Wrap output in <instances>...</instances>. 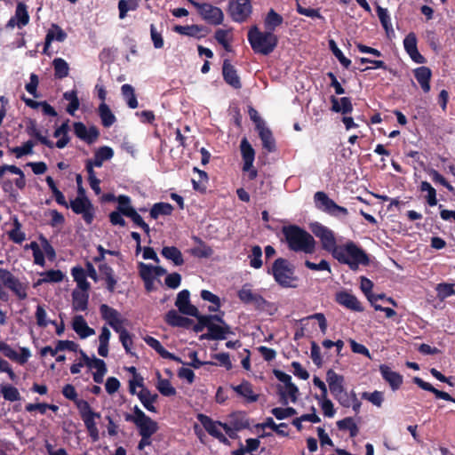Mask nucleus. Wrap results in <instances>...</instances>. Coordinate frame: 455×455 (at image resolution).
<instances>
[{
    "label": "nucleus",
    "instance_id": "32",
    "mask_svg": "<svg viewBox=\"0 0 455 455\" xmlns=\"http://www.w3.org/2000/svg\"><path fill=\"white\" fill-rule=\"evenodd\" d=\"M241 153L243 160V171H248L252 167L254 158H255V151L252 148L251 145L246 139H243L241 141Z\"/></svg>",
    "mask_w": 455,
    "mask_h": 455
},
{
    "label": "nucleus",
    "instance_id": "27",
    "mask_svg": "<svg viewBox=\"0 0 455 455\" xmlns=\"http://www.w3.org/2000/svg\"><path fill=\"white\" fill-rule=\"evenodd\" d=\"M72 328L81 339H86L95 334L82 315H76L72 320Z\"/></svg>",
    "mask_w": 455,
    "mask_h": 455
},
{
    "label": "nucleus",
    "instance_id": "48",
    "mask_svg": "<svg viewBox=\"0 0 455 455\" xmlns=\"http://www.w3.org/2000/svg\"><path fill=\"white\" fill-rule=\"evenodd\" d=\"M315 399L318 401V404L321 407L324 416L332 418L335 415V409L332 402L328 398L327 395H315Z\"/></svg>",
    "mask_w": 455,
    "mask_h": 455
},
{
    "label": "nucleus",
    "instance_id": "49",
    "mask_svg": "<svg viewBox=\"0 0 455 455\" xmlns=\"http://www.w3.org/2000/svg\"><path fill=\"white\" fill-rule=\"evenodd\" d=\"M121 92L126 104L130 108H136L138 107V100L134 93V89L132 85L125 84L121 87Z\"/></svg>",
    "mask_w": 455,
    "mask_h": 455
},
{
    "label": "nucleus",
    "instance_id": "9",
    "mask_svg": "<svg viewBox=\"0 0 455 455\" xmlns=\"http://www.w3.org/2000/svg\"><path fill=\"white\" fill-rule=\"evenodd\" d=\"M70 208L76 214H81L86 223H92L94 218V209L85 196L84 188H80L77 196L70 201Z\"/></svg>",
    "mask_w": 455,
    "mask_h": 455
},
{
    "label": "nucleus",
    "instance_id": "10",
    "mask_svg": "<svg viewBox=\"0 0 455 455\" xmlns=\"http://www.w3.org/2000/svg\"><path fill=\"white\" fill-rule=\"evenodd\" d=\"M314 199L319 210L333 217H344L348 213L347 208L338 205L324 192H316L314 196Z\"/></svg>",
    "mask_w": 455,
    "mask_h": 455
},
{
    "label": "nucleus",
    "instance_id": "26",
    "mask_svg": "<svg viewBox=\"0 0 455 455\" xmlns=\"http://www.w3.org/2000/svg\"><path fill=\"white\" fill-rule=\"evenodd\" d=\"M141 436L151 437L158 429L157 423L147 415L133 422Z\"/></svg>",
    "mask_w": 455,
    "mask_h": 455
},
{
    "label": "nucleus",
    "instance_id": "18",
    "mask_svg": "<svg viewBox=\"0 0 455 455\" xmlns=\"http://www.w3.org/2000/svg\"><path fill=\"white\" fill-rule=\"evenodd\" d=\"M190 293L188 290H182L177 295L175 306L179 311L190 316H197L198 309L190 303Z\"/></svg>",
    "mask_w": 455,
    "mask_h": 455
},
{
    "label": "nucleus",
    "instance_id": "60",
    "mask_svg": "<svg viewBox=\"0 0 455 455\" xmlns=\"http://www.w3.org/2000/svg\"><path fill=\"white\" fill-rule=\"evenodd\" d=\"M215 38L227 51L230 50V42L232 41L231 29H218L215 32Z\"/></svg>",
    "mask_w": 455,
    "mask_h": 455
},
{
    "label": "nucleus",
    "instance_id": "46",
    "mask_svg": "<svg viewBox=\"0 0 455 455\" xmlns=\"http://www.w3.org/2000/svg\"><path fill=\"white\" fill-rule=\"evenodd\" d=\"M54 68V76L57 78L62 79L68 76L69 66L68 63L62 58H56L52 61Z\"/></svg>",
    "mask_w": 455,
    "mask_h": 455
},
{
    "label": "nucleus",
    "instance_id": "59",
    "mask_svg": "<svg viewBox=\"0 0 455 455\" xmlns=\"http://www.w3.org/2000/svg\"><path fill=\"white\" fill-rule=\"evenodd\" d=\"M35 317L39 327L45 328L49 324H55V321H52L47 317L46 310L42 305L36 307Z\"/></svg>",
    "mask_w": 455,
    "mask_h": 455
},
{
    "label": "nucleus",
    "instance_id": "3",
    "mask_svg": "<svg viewBox=\"0 0 455 455\" xmlns=\"http://www.w3.org/2000/svg\"><path fill=\"white\" fill-rule=\"evenodd\" d=\"M248 41L256 53L268 55L277 45V36L271 31H261L254 26L248 31Z\"/></svg>",
    "mask_w": 455,
    "mask_h": 455
},
{
    "label": "nucleus",
    "instance_id": "39",
    "mask_svg": "<svg viewBox=\"0 0 455 455\" xmlns=\"http://www.w3.org/2000/svg\"><path fill=\"white\" fill-rule=\"evenodd\" d=\"M331 110L337 113H342L344 115L351 113L353 110V105L351 100L347 97L338 99L334 96L331 99Z\"/></svg>",
    "mask_w": 455,
    "mask_h": 455
},
{
    "label": "nucleus",
    "instance_id": "52",
    "mask_svg": "<svg viewBox=\"0 0 455 455\" xmlns=\"http://www.w3.org/2000/svg\"><path fill=\"white\" fill-rule=\"evenodd\" d=\"M140 5V0H120L118 2L119 18L124 20L128 12L135 11Z\"/></svg>",
    "mask_w": 455,
    "mask_h": 455
},
{
    "label": "nucleus",
    "instance_id": "15",
    "mask_svg": "<svg viewBox=\"0 0 455 455\" xmlns=\"http://www.w3.org/2000/svg\"><path fill=\"white\" fill-rule=\"evenodd\" d=\"M251 12L249 0H232L229 4V12L235 21L242 22Z\"/></svg>",
    "mask_w": 455,
    "mask_h": 455
},
{
    "label": "nucleus",
    "instance_id": "24",
    "mask_svg": "<svg viewBox=\"0 0 455 455\" xmlns=\"http://www.w3.org/2000/svg\"><path fill=\"white\" fill-rule=\"evenodd\" d=\"M379 371L382 378L388 383L393 391L400 388L403 384V376L401 374L394 371L389 366L386 364L379 366Z\"/></svg>",
    "mask_w": 455,
    "mask_h": 455
},
{
    "label": "nucleus",
    "instance_id": "25",
    "mask_svg": "<svg viewBox=\"0 0 455 455\" xmlns=\"http://www.w3.org/2000/svg\"><path fill=\"white\" fill-rule=\"evenodd\" d=\"M231 388L246 403H255L259 398V395L253 390L252 385L248 381L243 380L239 385L231 386Z\"/></svg>",
    "mask_w": 455,
    "mask_h": 455
},
{
    "label": "nucleus",
    "instance_id": "42",
    "mask_svg": "<svg viewBox=\"0 0 455 455\" xmlns=\"http://www.w3.org/2000/svg\"><path fill=\"white\" fill-rule=\"evenodd\" d=\"M259 136L262 141L263 148L269 152H273L275 149V143L272 135L271 131L265 125L260 126L257 129Z\"/></svg>",
    "mask_w": 455,
    "mask_h": 455
},
{
    "label": "nucleus",
    "instance_id": "44",
    "mask_svg": "<svg viewBox=\"0 0 455 455\" xmlns=\"http://www.w3.org/2000/svg\"><path fill=\"white\" fill-rule=\"evenodd\" d=\"M156 387L163 395L172 396L176 394V389L172 387L170 380L163 379L159 371L156 372Z\"/></svg>",
    "mask_w": 455,
    "mask_h": 455
},
{
    "label": "nucleus",
    "instance_id": "37",
    "mask_svg": "<svg viewBox=\"0 0 455 455\" xmlns=\"http://www.w3.org/2000/svg\"><path fill=\"white\" fill-rule=\"evenodd\" d=\"M144 341L148 346H149L151 348L156 350L163 358L165 359H171L173 361L180 362V360L175 356L173 354L168 352L157 340L156 339L151 337V336H146L143 338Z\"/></svg>",
    "mask_w": 455,
    "mask_h": 455
},
{
    "label": "nucleus",
    "instance_id": "4",
    "mask_svg": "<svg viewBox=\"0 0 455 455\" xmlns=\"http://www.w3.org/2000/svg\"><path fill=\"white\" fill-rule=\"evenodd\" d=\"M0 184L4 192L12 195L14 186L23 189L26 186L24 172L15 165L0 166Z\"/></svg>",
    "mask_w": 455,
    "mask_h": 455
},
{
    "label": "nucleus",
    "instance_id": "11",
    "mask_svg": "<svg viewBox=\"0 0 455 455\" xmlns=\"http://www.w3.org/2000/svg\"><path fill=\"white\" fill-rule=\"evenodd\" d=\"M274 373L276 379L283 383L280 395L283 403H295L298 399L299 388L291 382V377L281 371H275Z\"/></svg>",
    "mask_w": 455,
    "mask_h": 455
},
{
    "label": "nucleus",
    "instance_id": "17",
    "mask_svg": "<svg viewBox=\"0 0 455 455\" xmlns=\"http://www.w3.org/2000/svg\"><path fill=\"white\" fill-rule=\"evenodd\" d=\"M198 419L211 435L218 438L224 443H228V439L222 432L221 422L213 421L212 419L203 414L198 415Z\"/></svg>",
    "mask_w": 455,
    "mask_h": 455
},
{
    "label": "nucleus",
    "instance_id": "7",
    "mask_svg": "<svg viewBox=\"0 0 455 455\" xmlns=\"http://www.w3.org/2000/svg\"><path fill=\"white\" fill-rule=\"evenodd\" d=\"M311 231L320 240L322 248L333 254L339 247L334 232L321 223L315 222L310 225Z\"/></svg>",
    "mask_w": 455,
    "mask_h": 455
},
{
    "label": "nucleus",
    "instance_id": "8",
    "mask_svg": "<svg viewBox=\"0 0 455 455\" xmlns=\"http://www.w3.org/2000/svg\"><path fill=\"white\" fill-rule=\"evenodd\" d=\"M0 281L8 288L19 299H26L28 297V284L22 283L10 271L0 268Z\"/></svg>",
    "mask_w": 455,
    "mask_h": 455
},
{
    "label": "nucleus",
    "instance_id": "51",
    "mask_svg": "<svg viewBox=\"0 0 455 455\" xmlns=\"http://www.w3.org/2000/svg\"><path fill=\"white\" fill-rule=\"evenodd\" d=\"M283 17L271 9L265 18L264 25L268 31L272 32L283 23Z\"/></svg>",
    "mask_w": 455,
    "mask_h": 455
},
{
    "label": "nucleus",
    "instance_id": "36",
    "mask_svg": "<svg viewBox=\"0 0 455 455\" xmlns=\"http://www.w3.org/2000/svg\"><path fill=\"white\" fill-rule=\"evenodd\" d=\"M336 299L339 304L355 310L362 311V307L358 299L352 294L342 291L337 294Z\"/></svg>",
    "mask_w": 455,
    "mask_h": 455
},
{
    "label": "nucleus",
    "instance_id": "45",
    "mask_svg": "<svg viewBox=\"0 0 455 455\" xmlns=\"http://www.w3.org/2000/svg\"><path fill=\"white\" fill-rule=\"evenodd\" d=\"M248 427L247 422L230 421L229 423H222V432L230 438H235L239 430Z\"/></svg>",
    "mask_w": 455,
    "mask_h": 455
},
{
    "label": "nucleus",
    "instance_id": "23",
    "mask_svg": "<svg viewBox=\"0 0 455 455\" xmlns=\"http://www.w3.org/2000/svg\"><path fill=\"white\" fill-rule=\"evenodd\" d=\"M74 132L81 140L87 143L94 142L99 137V131L94 126L86 127L83 123L74 124Z\"/></svg>",
    "mask_w": 455,
    "mask_h": 455
},
{
    "label": "nucleus",
    "instance_id": "57",
    "mask_svg": "<svg viewBox=\"0 0 455 455\" xmlns=\"http://www.w3.org/2000/svg\"><path fill=\"white\" fill-rule=\"evenodd\" d=\"M201 298L204 300L208 301L212 304L211 306H209L210 311L217 312L220 308L221 304L220 298L217 295L211 292L210 291L203 290L201 291Z\"/></svg>",
    "mask_w": 455,
    "mask_h": 455
},
{
    "label": "nucleus",
    "instance_id": "38",
    "mask_svg": "<svg viewBox=\"0 0 455 455\" xmlns=\"http://www.w3.org/2000/svg\"><path fill=\"white\" fill-rule=\"evenodd\" d=\"M222 73H223L225 81L228 84H230L234 88L241 87L240 79L236 74V71L234 68V67L228 60L224 61Z\"/></svg>",
    "mask_w": 455,
    "mask_h": 455
},
{
    "label": "nucleus",
    "instance_id": "63",
    "mask_svg": "<svg viewBox=\"0 0 455 455\" xmlns=\"http://www.w3.org/2000/svg\"><path fill=\"white\" fill-rule=\"evenodd\" d=\"M362 397L370 402L371 404L380 408L384 402V394L381 391L375 390L373 392H364L362 394Z\"/></svg>",
    "mask_w": 455,
    "mask_h": 455
},
{
    "label": "nucleus",
    "instance_id": "58",
    "mask_svg": "<svg viewBox=\"0 0 455 455\" xmlns=\"http://www.w3.org/2000/svg\"><path fill=\"white\" fill-rule=\"evenodd\" d=\"M420 191L426 192V199L429 206H435L437 204L436 191L427 181H422L420 183Z\"/></svg>",
    "mask_w": 455,
    "mask_h": 455
},
{
    "label": "nucleus",
    "instance_id": "35",
    "mask_svg": "<svg viewBox=\"0 0 455 455\" xmlns=\"http://www.w3.org/2000/svg\"><path fill=\"white\" fill-rule=\"evenodd\" d=\"M113 156L114 150L108 146H103L95 150L93 159L90 160L95 167H101L104 162L111 160Z\"/></svg>",
    "mask_w": 455,
    "mask_h": 455
},
{
    "label": "nucleus",
    "instance_id": "64",
    "mask_svg": "<svg viewBox=\"0 0 455 455\" xmlns=\"http://www.w3.org/2000/svg\"><path fill=\"white\" fill-rule=\"evenodd\" d=\"M13 226L14 228L8 233L9 237L12 242L21 243L25 240L26 235L21 231V225L17 219H14Z\"/></svg>",
    "mask_w": 455,
    "mask_h": 455
},
{
    "label": "nucleus",
    "instance_id": "5",
    "mask_svg": "<svg viewBox=\"0 0 455 455\" xmlns=\"http://www.w3.org/2000/svg\"><path fill=\"white\" fill-rule=\"evenodd\" d=\"M272 273L275 282L281 286L286 288H294L297 286L294 269L287 260L277 259L273 265Z\"/></svg>",
    "mask_w": 455,
    "mask_h": 455
},
{
    "label": "nucleus",
    "instance_id": "1",
    "mask_svg": "<svg viewBox=\"0 0 455 455\" xmlns=\"http://www.w3.org/2000/svg\"><path fill=\"white\" fill-rule=\"evenodd\" d=\"M289 249L297 252L310 254L315 251V241L314 237L303 228L291 225L283 228Z\"/></svg>",
    "mask_w": 455,
    "mask_h": 455
},
{
    "label": "nucleus",
    "instance_id": "20",
    "mask_svg": "<svg viewBox=\"0 0 455 455\" xmlns=\"http://www.w3.org/2000/svg\"><path fill=\"white\" fill-rule=\"evenodd\" d=\"M29 21V15L27 6L23 3H19L16 6L15 14L12 17L6 24L9 28L18 27L21 28L25 27Z\"/></svg>",
    "mask_w": 455,
    "mask_h": 455
},
{
    "label": "nucleus",
    "instance_id": "29",
    "mask_svg": "<svg viewBox=\"0 0 455 455\" xmlns=\"http://www.w3.org/2000/svg\"><path fill=\"white\" fill-rule=\"evenodd\" d=\"M140 275L142 280L156 279V277L162 276L166 274V270L159 266H151L140 262L139 264Z\"/></svg>",
    "mask_w": 455,
    "mask_h": 455
},
{
    "label": "nucleus",
    "instance_id": "19",
    "mask_svg": "<svg viewBox=\"0 0 455 455\" xmlns=\"http://www.w3.org/2000/svg\"><path fill=\"white\" fill-rule=\"evenodd\" d=\"M238 298L244 303L253 304L257 307H261L266 303L262 296L254 291L249 283L243 284L238 291Z\"/></svg>",
    "mask_w": 455,
    "mask_h": 455
},
{
    "label": "nucleus",
    "instance_id": "2",
    "mask_svg": "<svg viewBox=\"0 0 455 455\" xmlns=\"http://www.w3.org/2000/svg\"><path fill=\"white\" fill-rule=\"evenodd\" d=\"M332 257L340 263L347 264L353 270L357 269L359 265H368L369 263L366 253L351 241L339 245L333 251Z\"/></svg>",
    "mask_w": 455,
    "mask_h": 455
},
{
    "label": "nucleus",
    "instance_id": "21",
    "mask_svg": "<svg viewBox=\"0 0 455 455\" xmlns=\"http://www.w3.org/2000/svg\"><path fill=\"white\" fill-rule=\"evenodd\" d=\"M403 46L411 59L418 63L423 64L426 59L419 53L417 48V37L414 33L408 34L403 40Z\"/></svg>",
    "mask_w": 455,
    "mask_h": 455
},
{
    "label": "nucleus",
    "instance_id": "31",
    "mask_svg": "<svg viewBox=\"0 0 455 455\" xmlns=\"http://www.w3.org/2000/svg\"><path fill=\"white\" fill-rule=\"evenodd\" d=\"M88 290H74L72 292V308L75 311H84L88 307Z\"/></svg>",
    "mask_w": 455,
    "mask_h": 455
},
{
    "label": "nucleus",
    "instance_id": "6",
    "mask_svg": "<svg viewBox=\"0 0 455 455\" xmlns=\"http://www.w3.org/2000/svg\"><path fill=\"white\" fill-rule=\"evenodd\" d=\"M77 409L89 435L93 441H97L99 439V430L96 419L100 418V414L93 411L88 402H77Z\"/></svg>",
    "mask_w": 455,
    "mask_h": 455
},
{
    "label": "nucleus",
    "instance_id": "30",
    "mask_svg": "<svg viewBox=\"0 0 455 455\" xmlns=\"http://www.w3.org/2000/svg\"><path fill=\"white\" fill-rule=\"evenodd\" d=\"M326 381L332 395L344 390V378L336 373L333 370H329L326 373Z\"/></svg>",
    "mask_w": 455,
    "mask_h": 455
},
{
    "label": "nucleus",
    "instance_id": "12",
    "mask_svg": "<svg viewBox=\"0 0 455 455\" xmlns=\"http://www.w3.org/2000/svg\"><path fill=\"white\" fill-rule=\"evenodd\" d=\"M188 2L195 6L203 20L212 25H220L223 22L224 14L220 8L213 6L210 4H199L194 0Z\"/></svg>",
    "mask_w": 455,
    "mask_h": 455
},
{
    "label": "nucleus",
    "instance_id": "14",
    "mask_svg": "<svg viewBox=\"0 0 455 455\" xmlns=\"http://www.w3.org/2000/svg\"><path fill=\"white\" fill-rule=\"evenodd\" d=\"M80 355L83 356L86 363V366L90 370H95L93 371V380L100 384L103 381L104 376L107 373V366L103 360L97 358L96 356H88L83 350H79Z\"/></svg>",
    "mask_w": 455,
    "mask_h": 455
},
{
    "label": "nucleus",
    "instance_id": "43",
    "mask_svg": "<svg viewBox=\"0 0 455 455\" xmlns=\"http://www.w3.org/2000/svg\"><path fill=\"white\" fill-rule=\"evenodd\" d=\"M71 275L74 280L76 282L77 289L76 290H89L90 283L87 282V275L85 270L80 267L76 266L71 269Z\"/></svg>",
    "mask_w": 455,
    "mask_h": 455
},
{
    "label": "nucleus",
    "instance_id": "28",
    "mask_svg": "<svg viewBox=\"0 0 455 455\" xmlns=\"http://www.w3.org/2000/svg\"><path fill=\"white\" fill-rule=\"evenodd\" d=\"M67 33L57 24H52L45 36V44L44 52H45L52 42H64L67 38Z\"/></svg>",
    "mask_w": 455,
    "mask_h": 455
},
{
    "label": "nucleus",
    "instance_id": "54",
    "mask_svg": "<svg viewBox=\"0 0 455 455\" xmlns=\"http://www.w3.org/2000/svg\"><path fill=\"white\" fill-rule=\"evenodd\" d=\"M35 143L33 140H28L20 147L12 148L9 149L16 158H21L24 156L32 155L34 153Z\"/></svg>",
    "mask_w": 455,
    "mask_h": 455
},
{
    "label": "nucleus",
    "instance_id": "55",
    "mask_svg": "<svg viewBox=\"0 0 455 455\" xmlns=\"http://www.w3.org/2000/svg\"><path fill=\"white\" fill-rule=\"evenodd\" d=\"M172 210V206L168 203H157L151 208L150 216L156 220L161 215H170Z\"/></svg>",
    "mask_w": 455,
    "mask_h": 455
},
{
    "label": "nucleus",
    "instance_id": "41",
    "mask_svg": "<svg viewBox=\"0 0 455 455\" xmlns=\"http://www.w3.org/2000/svg\"><path fill=\"white\" fill-rule=\"evenodd\" d=\"M161 254L175 266H180L184 263L181 251L175 246H164L162 249Z\"/></svg>",
    "mask_w": 455,
    "mask_h": 455
},
{
    "label": "nucleus",
    "instance_id": "47",
    "mask_svg": "<svg viewBox=\"0 0 455 455\" xmlns=\"http://www.w3.org/2000/svg\"><path fill=\"white\" fill-rule=\"evenodd\" d=\"M99 115L105 127H110L116 120L109 107L104 102L99 107Z\"/></svg>",
    "mask_w": 455,
    "mask_h": 455
},
{
    "label": "nucleus",
    "instance_id": "53",
    "mask_svg": "<svg viewBox=\"0 0 455 455\" xmlns=\"http://www.w3.org/2000/svg\"><path fill=\"white\" fill-rule=\"evenodd\" d=\"M63 98L69 102L67 107V112L74 116L80 105L76 92L75 90L66 92L63 94Z\"/></svg>",
    "mask_w": 455,
    "mask_h": 455
},
{
    "label": "nucleus",
    "instance_id": "34",
    "mask_svg": "<svg viewBox=\"0 0 455 455\" xmlns=\"http://www.w3.org/2000/svg\"><path fill=\"white\" fill-rule=\"evenodd\" d=\"M414 76L422 90L425 92H428L430 91L429 81L432 76L430 68L425 66L417 68L414 69Z\"/></svg>",
    "mask_w": 455,
    "mask_h": 455
},
{
    "label": "nucleus",
    "instance_id": "16",
    "mask_svg": "<svg viewBox=\"0 0 455 455\" xmlns=\"http://www.w3.org/2000/svg\"><path fill=\"white\" fill-rule=\"evenodd\" d=\"M0 352H2L4 356L20 364L26 363L31 356V353L28 348L20 347V351H16L4 341H0Z\"/></svg>",
    "mask_w": 455,
    "mask_h": 455
},
{
    "label": "nucleus",
    "instance_id": "61",
    "mask_svg": "<svg viewBox=\"0 0 455 455\" xmlns=\"http://www.w3.org/2000/svg\"><path fill=\"white\" fill-rule=\"evenodd\" d=\"M0 391L3 397L7 401L15 402L20 399L19 390L11 385H1Z\"/></svg>",
    "mask_w": 455,
    "mask_h": 455
},
{
    "label": "nucleus",
    "instance_id": "33",
    "mask_svg": "<svg viewBox=\"0 0 455 455\" xmlns=\"http://www.w3.org/2000/svg\"><path fill=\"white\" fill-rule=\"evenodd\" d=\"M137 396L148 411L155 413L157 411L156 407L155 406V403L158 397L156 394H152L148 389L142 388L139 393H137Z\"/></svg>",
    "mask_w": 455,
    "mask_h": 455
},
{
    "label": "nucleus",
    "instance_id": "56",
    "mask_svg": "<svg viewBox=\"0 0 455 455\" xmlns=\"http://www.w3.org/2000/svg\"><path fill=\"white\" fill-rule=\"evenodd\" d=\"M337 426L341 430H347L349 431V435L351 437H355L358 435L359 429L355 422L354 419L352 418H345L341 420H339L337 422Z\"/></svg>",
    "mask_w": 455,
    "mask_h": 455
},
{
    "label": "nucleus",
    "instance_id": "40",
    "mask_svg": "<svg viewBox=\"0 0 455 455\" xmlns=\"http://www.w3.org/2000/svg\"><path fill=\"white\" fill-rule=\"evenodd\" d=\"M111 337V332L107 326H102L100 333L99 335V347L98 354L102 357L108 355V344Z\"/></svg>",
    "mask_w": 455,
    "mask_h": 455
},
{
    "label": "nucleus",
    "instance_id": "62",
    "mask_svg": "<svg viewBox=\"0 0 455 455\" xmlns=\"http://www.w3.org/2000/svg\"><path fill=\"white\" fill-rule=\"evenodd\" d=\"M33 251L34 262L41 267L45 265L44 254L42 247L36 242H31L26 246Z\"/></svg>",
    "mask_w": 455,
    "mask_h": 455
},
{
    "label": "nucleus",
    "instance_id": "50",
    "mask_svg": "<svg viewBox=\"0 0 455 455\" xmlns=\"http://www.w3.org/2000/svg\"><path fill=\"white\" fill-rule=\"evenodd\" d=\"M229 332L230 329L227 324L218 325L212 323L209 325L208 336L212 337L213 339H224L226 334Z\"/></svg>",
    "mask_w": 455,
    "mask_h": 455
},
{
    "label": "nucleus",
    "instance_id": "13",
    "mask_svg": "<svg viewBox=\"0 0 455 455\" xmlns=\"http://www.w3.org/2000/svg\"><path fill=\"white\" fill-rule=\"evenodd\" d=\"M100 312L101 317L116 332L118 333L125 329L124 326L125 319L121 316L120 313L116 309L106 304H102L100 307Z\"/></svg>",
    "mask_w": 455,
    "mask_h": 455
},
{
    "label": "nucleus",
    "instance_id": "22",
    "mask_svg": "<svg viewBox=\"0 0 455 455\" xmlns=\"http://www.w3.org/2000/svg\"><path fill=\"white\" fill-rule=\"evenodd\" d=\"M333 396L341 406L347 408L351 407L355 412H359L361 408V402L358 400L355 392H347L344 389Z\"/></svg>",
    "mask_w": 455,
    "mask_h": 455
}]
</instances>
